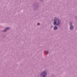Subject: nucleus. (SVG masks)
<instances>
[{"label":"nucleus","mask_w":77,"mask_h":77,"mask_svg":"<svg viewBox=\"0 0 77 77\" xmlns=\"http://www.w3.org/2000/svg\"><path fill=\"white\" fill-rule=\"evenodd\" d=\"M60 21L59 20L57 19V18H55L54 23V25H56L57 26H58L59 24H60Z\"/></svg>","instance_id":"f257e3e1"},{"label":"nucleus","mask_w":77,"mask_h":77,"mask_svg":"<svg viewBox=\"0 0 77 77\" xmlns=\"http://www.w3.org/2000/svg\"><path fill=\"white\" fill-rule=\"evenodd\" d=\"M47 75L46 72H43L41 74V76L42 77H45V76Z\"/></svg>","instance_id":"f03ea898"},{"label":"nucleus","mask_w":77,"mask_h":77,"mask_svg":"<svg viewBox=\"0 0 77 77\" xmlns=\"http://www.w3.org/2000/svg\"><path fill=\"white\" fill-rule=\"evenodd\" d=\"M73 28L74 27H73V26H71L70 27V30H72Z\"/></svg>","instance_id":"7ed1b4c3"},{"label":"nucleus","mask_w":77,"mask_h":77,"mask_svg":"<svg viewBox=\"0 0 77 77\" xmlns=\"http://www.w3.org/2000/svg\"><path fill=\"white\" fill-rule=\"evenodd\" d=\"M54 30H57V26H55L54 28Z\"/></svg>","instance_id":"20e7f679"},{"label":"nucleus","mask_w":77,"mask_h":77,"mask_svg":"<svg viewBox=\"0 0 77 77\" xmlns=\"http://www.w3.org/2000/svg\"><path fill=\"white\" fill-rule=\"evenodd\" d=\"M9 29V28H7L5 29V30H4V32H6V30H8V29Z\"/></svg>","instance_id":"39448f33"},{"label":"nucleus","mask_w":77,"mask_h":77,"mask_svg":"<svg viewBox=\"0 0 77 77\" xmlns=\"http://www.w3.org/2000/svg\"><path fill=\"white\" fill-rule=\"evenodd\" d=\"M49 52L48 51H47L46 52V54H48Z\"/></svg>","instance_id":"423d86ee"},{"label":"nucleus","mask_w":77,"mask_h":77,"mask_svg":"<svg viewBox=\"0 0 77 77\" xmlns=\"http://www.w3.org/2000/svg\"><path fill=\"white\" fill-rule=\"evenodd\" d=\"M70 25L71 26V25H72V23H70Z\"/></svg>","instance_id":"0eeeda50"},{"label":"nucleus","mask_w":77,"mask_h":77,"mask_svg":"<svg viewBox=\"0 0 77 77\" xmlns=\"http://www.w3.org/2000/svg\"><path fill=\"white\" fill-rule=\"evenodd\" d=\"M38 25H40V24L39 23H38Z\"/></svg>","instance_id":"6e6552de"}]
</instances>
